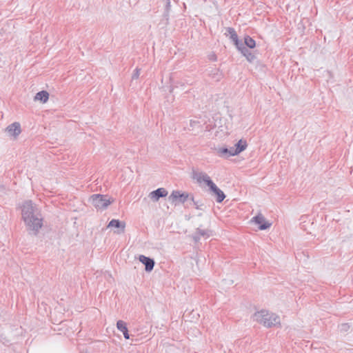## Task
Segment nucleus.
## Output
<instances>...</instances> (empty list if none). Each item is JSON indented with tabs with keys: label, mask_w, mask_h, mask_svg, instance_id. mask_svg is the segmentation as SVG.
Listing matches in <instances>:
<instances>
[{
	"label": "nucleus",
	"mask_w": 353,
	"mask_h": 353,
	"mask_svg": "<svg viewBox=\"0 0 353 353\" xmlns=\"http://www.w3.org/2000/svg\"><path fill=\"white\" fill-rule=\"evenodd\" d=\"M111 221H119V219H112Z\"/></svg>",
	"instance_id": "obj_31"
},
{
	"label": "nucleus",
	"mask_w": 353,
	"mask_h": 353,
	"mask_svg": "<svg viewBox=\"0 0 353 353\" xmlns=\"http://www.w3.org/2000/svg\"><path fill=\"white\" fill-rule=\"evenodd\" d=\"M117 327L119 331H121L123 334V336L125 339H130V335L128 334L127 325L124 321L121 320L118 321L117 323Z\"/></svg>",
	"instance_id": "obj_16"
},
{
	"label": "nucleus",
	"mask_w": 353,
	"mask_h": 353,
	"mask_svg": "<svg viewBox=\"0 0 353 353\" xmlns=\"http://www.w3.org/2000/svg\"><path fill=\"white\" fill-rule=\"evenodd\" d=\"M250 223H254L257 227V229H256L255 230H264L269 228L272 225L271 222H250Z\"/></svg>",
	"instance_id": "obj_20"
},
{
	"label": "nucleus",
	"mask_w": 353,
	"mask_h": 353,
	"mask_svg": "<svg viewBox=\"0 0 353 353\" xmlns=\"http://www.w3.org/2000/svg\"><path fill=\"white\" fill-rule=\"evenodd\" d=\"M307 232L310 234H312V231H310V230H309Z\"/></svg>",
	"instance_id": "obj_32"
},
{
	"label": "nucleus",
	"mask_w": 353,
	"mask_h": 353,
	"mask_svg": "<svg viewBox=\"0 0 353 353\" xmlns=\"http://www.w3.org/2000/svg\"><path fill=\"white\" fill-rule=\"evenodd\" d=\"M305 226H306V225H303V226H302V228H303V230H307V229L305 228Z\"/></svg>",
	"instance_id": "obj_30"
},
{
	"label": "nucleus",
	"mask_w": 353,
	"mask_h": 353,
	"mask_svg": "<svg viewBox=\"0 0 353 353\" xmlns=\"http://www.w3.org/2000/svg\"><path fill=\"white\" fill-rule=\"evenodd\" d=\"M184 130L192 131L194 135H196L202 130V125L199 120L190 119L183 122Z\"/></svg>",
	"instance_id": "obj_4"
},
{
	"label": "nucleus",
	"mask_w": 353,
	"mask_h": 353,
	"mask_svg": "<svg viewBox=\"0 0 353 353\" xmlns=\"http://www.w3.org/2000/svg\"><path fill=\"white\" fill-rule=\"evenodd\" d=\"M247 142L245 140L240 139L235 145V151L234 153H241L243 150H245L247 148Z\"/></svg>",
	"instance_id": "obj_19"
},
{
	"label": "nucleus",
	"mask_w": 353,
	"mask_h": 353,
	"mask_svg": "<svg viewBox=\"0 0 353 353\" xmlns=\"http://www.w3.org/2000/svg\"><path fill=\"white\" fill-rule=\"evenodd\" d=\"M90 201L97 210H103L114 201V199L108 195L97 194L90 196Z\"/></svg>",
	"instance_id": "obj_3"
},
{
	"label": "nucleus",
	"mask_w": 353,
	"mask_h": 353,
	"mask_svg": "<svg viewBox=\"0 0 353 353\" xmlns=\"http://www.w3.org/2000/svg\"><path fill=\"white\" fill-rule=\"evenodd\" d=\"M339 327L341 332H347L350 327L348 323H343L339 326Z\"/></svg>",
	"instance_id": "obj_25"
},
{
	"label": "nucleus",
	"mask_w": 353,
	"mask_h": 353,
	"mask_svg": "<svg viewBox=\"0 0 353 353\" xmlns=\"http://www.w3.org/2000/svg\"><path fill=\"white\" fill-rule=\"evenodd\" d=\"M212 235V231L208 229L197 228L196 232L192 234V239L195 243H197L201 237L207 239Z\"/></svg>",
	"instance_id": "obj_6"
},
{
	"label": "nucleus",
	"mask_w": 353,
	"mask_h": 353,
	"mask_svg": "<svg viewBox=\"0 0 353 353\" xmlns=\"http://www.w3.org/2000/svg\"><path fill=\"white\" fill-rule=\"evenodd\" d=\"M308 225H310V226H312L313 224H314V222H310V221H308V222H306Z\"/></svg>",
	"instance_id": "obj_29"
},
{
	"label": "nucleus",
	"mask_w": 353,
	"mask_h": 353,
	"mask_svg": "<svg viewBox=\"0 0 353 353\" xmlns=\"http://www.w3.org/2000/svg\"><path fill=\"white\" fill-rule=\"evenodd\" d=\"M252 319L253 321L267 327L280 325V318L278 315L264 310L255 312L252 316Z\"/></svg>",
	"instance_id": "obj_2"
},
{
	"label": "nucleus",
	"mask_w": 353,
	"mask_h": 353,
	"mask_svg": "<svg viewBox=\"0 0 353 353\" xmlns=\"http://www.w3.org/2000/svg\"><path fill=\"white\" fill-rule=\"evenodd\" d=\"M140 74V69L136 68L134 71V73L132 74V79H137L139 78Z\"/></svg>",
	"instance_id": "obj_26"
},
{
	"label": "nucleus",
	"mask_w": 353,
	"mask_h": 353,
	"mask_svg": "<svg viewBox=\"0 0 353 353\" xmlns=\"http://www.w3.org/2000/svg\"><path fill=\"white\" fill-rule=\"evenodd\" d=\"M21 209L23 221H43L40 209L32 201H24Z\"/></svg>",
	"instance_id": "obj_1"
},
{
	"label": "nucleus",
	"mask_w": 353,
	"mask_h": 353,
	"mask_svg": "<svg viewBox=\"0 0 353 353\" xmlns=\"http://www.w3.org/2000/svg\"><path fill=\"white\" fill-rule=\"evenodd\" d=\"M210 192L212 195L216 196V200L218 203L222 202L225 198V195L222 190H221L216 185H214L213 188L210 190Z\"/></svg>",
	"instance_id": "obj_14"
},
{
	"label": "nucleus",
	"mask_w": 353,
	"mask_h": 353,
	"mask_svg": "<svg viewBox=\"0 0 353 353\" xmlns=\"http://www.w3.org/2000/svg\"><path fill=\"white\" fill-rule=\"evenodd\" d=\"M170 7V0H167V2H166V10H167V12L168 11Z\"/></svg>",
	"instance_id": "obj_28"
},
{
	"label": "nucleus",
	"mask_w": 353,
	"mask_h": 353,
	"mask_svg": "<svg viewBox=\"0 0 353 353\" xmlns=\"http://www.w3.org/2000/svg\"><path fill=\"white\" fill-rule=\"evenodd\" d=\"M189 194L181 192L179 190H174L168 197V200L172 203H184L189 198Z\"/></svg>",
	"instance_id": "obj_5"
},
{
	"label": "nucleus",
	"mask_w": 353,
	"mask_h": 353,
	"mask_svg": "<svg viewBox=\"0 0 353 353\" xmlns=\"http://www.w3.org/2000/svg\"><path fill=\"white\" fill-rule=\"evenodd\" d=\"M235 151V147H231L230 148H221L219 150V153L221 155L226 156V157H231V156H235L239 154V153H234Z\"/></svg>",
	"instance_id": "obj_18"
},
{
	"label": "nucleus",
	"mask_w": 353,
	"mask_h": 353,
	"mask_svg": "<svg viewBox=\"0 0 353 353\" xmlns=\"http://www.w3.org/2000/svg\"><path fill=\"white\" fill-rule=\"evenodd\" d=\"M49 99V94L46 90H42L37 92L34 97V101H39L42 103H46Z\"/></svg>",
	"instance_id": "obj_17"
},
{
	"label": "nucleus",
	"mask_w": 353,
	"mask_h": 353,
	"mask_svg": "<svg viewBox=\"0 0 353 353\" xmlns=\"http://www.w3.org/2000/svg\"><path fill=\"white\" fill-rule=\"evenodd\" d=\"M237 49L242 53V54L249 62H252L255 59V55L249 49H248L243 43L241 44V46L238 47Z\"/></svg>",
	"instance_id": "obj_13"
},
{
	"label": "nucleus",
	"mask_w": 353,
	"mask_h": 353,
	"mask_svg": "<svg viewBox=\"0 0 353 353\" xmlns=\"http://www.w3.org/2000/svg\"><path fill=\"white\" fill-rule=\"evenodd\" d=\"M216 185L211 179L210 176L205 177V180L203 183V187L205 185L208 186L209 188V190L214 187V185Z\"/></svg>",
	"instance_id": "obj_22"
},
{
	"label": "nucleus",
	"mask_w": 353,
	"mask_h": 353,
	"mask_svg": "<svg viewBox=\"0 0 353 353\" xmlns=\"http://www.w3.org/2000/svg\"><path fill=\"white\" fill-rule=\"evenodd\" d=\"M209 59L212 61H216V54H210L209 56Z\"/></svg>",
	"instance_id": "obj_27"
},
{
	"label": "nucleus",
	"mask_w": 353,
	"mask_h": 353,
	"mask_svg": "<svg viewBox=\"0 0 353 353\" xmlns=\"http://www.w3.org/2000/svg\"><path fill=\"white\" fill-rule=\"evenodd\" d=\"M244 46L245 45V47L249 48H254L256 46V42L255 41L251 38L250 36H246L244 38Z\"/></svg>",
	"instance_id": "obj_21"
},
{
	"label": "nucleus",
	"mask_w": 353,
	"mask_h": 353,
	"mask_svg": "<svg viewBox=\"0 0 353 353\" xmlns=\"http://www.w3.org/2000/svg\"><path fill=\"white\" fill-rule=\"evenodd\" d=\"M209 176L204 172H199L194 169H192L191 172V177L193 180L196 181V183L201 186L203 187V183L205 180V177H208Z\"/></svg>",
	"instance_id": "obj_7"
},
{
	"label": "nucleus",
	"mask_w": 353,
	"mask_h": 353,
	"mask_svg": "<svg viewBox=\"0 0 353 353\" xmlns=\"http://www.w3.org/2000/svg\"><path fill=\"white\" fill-rule=\"evenodd\" d=\"M139 261L145 265V270L146 272H150L153 270L154 266V261L144 255L139 256Z\"/></svg>",
	"instance_id": "obj_11"
},
{
	"label": "nucleus",
	"mask_w": 353,
	"mask_h": 353,
	"mask_svg": "<svg viewBox=\"0 0 353 353\" xmlns=\"http://www.w3.org/2000/svg\"><path fill=\"white\" fill-rule=\"evenodd\" d=\"M226 31L228 34L230 35L231 40L234 42V44L236 46V48L239 46H241L243 43L239 40L238 35L234 29L232 28H228Z\"/></svg>",
	"instance_id": "obj_15"
},
{
	"label": "nucleus",
	"mask_w": 353,
	"mask_h": 353,
	"mask_svg": "<svg viewBox=\"0 0 353 353\" xmlns=\"http://www.w3.org/2000/svg\"><path fill=\"white\" fill-rule=\"evenodd\" d=\"M125 228V222H109L107 229H110L114 233L120 234L124 232Z\"/></svg>",
	"instance_id": "obj_9"
},
{
	"label": "nucleus",
	"mask_w": 353,
	"mask_h": 353,
	"mask_svg": "<svg viewBox=\"0 0 353 353\" xmlns=\"http://www.w3.org/2000/svg\"><path fill=\"white\" fill-rule=\"evenodd\" d=\"M250 221H266L265 218L261 213L253 216Z\"/></svg>",
	"instance_id": "obj_24"
},
{
	"label": "nucleus",
	"mask_w": 353,
	"mask_h": 353,
	"mask_svg": "<svg viewBox=\"0 0 353 353\" xmlns=\"http://www.w3.org/2000/svg\"><path fill=\"white\" fill-rule=\"evenodd\" d=\"M26 229L31 235H37L39 230L42 228V222H26Z\"/></svg>",
	"instance_id": "obj_8"
},
{
	"label": "nucleus",
	"mask_w": 353,
	"mask_h": 353,
	"mask_svg": "<svg viewBox=\"0 0 353 353\" xmlns=\"http://www.w3.org/2000/svg\"><path fill=\"white\" fill-rule=\"evenodd\" d=\"M216 185L211 179L210 176L205 177V180L203 183V187L205 185L208 186L209 188V190L214 187V185Z\"/></svg>",
	"instance_id": "obj_23"
},
{
	"label": "nucleus",
	"mask_w": 353,
	"mask_h": 353,
	"mask_svg": "<svg viewBox=\"0 0 353 353\" xmlns=\"http://www.w3.org/2000/svg\"><path fill=\"white\" fill-rule=\"evenodd\" d=\"M167 195L168 191L163 188H159L150 193V198L154 201H157L160 198L165 197Z\"/></svg>",
	"instance_id": "obj_10"
},
{
	"label": "nucleus",
	"mask_w": 353,
	"mask_h": 353,
	"mask_svg": "<svg viewBox=\"0 0 353 353\" xmlns=\"http://www.w3.org/2000/svg\"><path fill=\"white\" fill-rule=\"evenodd\" d=\"M6 130L10 135L17 137L21 132L20 123L18 122H14L9 125L6 128Z\"/></svg>",
	"instance_id": "obj_12"
}]
</instances>
